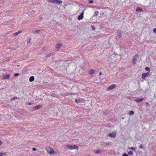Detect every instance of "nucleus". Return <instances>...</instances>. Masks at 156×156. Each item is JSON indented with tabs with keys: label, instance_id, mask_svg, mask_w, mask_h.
Masks as SVG:
<instances>
[{
	"label": "nucleus",
	"instance_id": "nucleus-1",
	"mask_svg": "<svg viewBox=\"0 0 156 156\" xmlns=\"http://www.w3.org/2000/svg\"><path fill=\"white\" fill-rule=\"evenodd\" d=\"M48 1L51 3H55L57 4H61L62 3V1L58 0H48Z\"/></svg>",
	"mask_w": 156,
	"mask_h": 156
},
{
	"label": "nucleus",
	"instance_id": "nucleus-2",
	"mask_svg": "<svg viewBox=\"0 0 156 156\" xmlns=\"http://www.w3.org/2000/svg\"><path fill=\"white\" fill-rule=\"evenodd\" d=\"M66 147L69 150H72L73 149H78V147L75 145H67Z\"/></svg>",
	"mask_w": 156,
	"mask_h": 156
},
{
	"label": "nucleus",
	"instance_id": "nucleus-3",
	"mask_svg": "<svg viewBox=\"0 0 156 156\" xmlns=\"http://www.w3.org/2000/svg\"><path fill=\"white\" fill-rule=\"evenodd\" d=\"M149 71H148V72L146 73H143L141 76L142 78L143 79H145L146 77L148 76L149 75Z\"/></svg>",
	"mask_w": 156,
	"mask_h": 156
},
{
	"label": "nucleus",
	"instance_id": "nucleus-4",
	"mask_svg": "<svg viewBox=\"0 0 156 156\" xmlns=\"http://www.w3.org/2000/svg\"><path fill=\"white\" fill-rule=\"evenodd\" d=\"M83 14L84 12H83L78 16L77 19L78 20H81L83 19Z\"/></svg>",
	"mask_w": 156,
	"mask_h": 156
},
{
	"label": "nucleus",
	"instance_id": "nucleus-5",
	"mask_svg": "<svg viewBox=\"0 0 156 156\" xmlns=\"http://www.w3.org/2000/svg\"><path fill=\"white\" fill-rule=\"evenodd\" d=\"M10 75L9 74H6L3 75L2 79L3 80L8 79H9Z\"/></svg>",
	"mask_w": 156,
	"mask_h": 156
},
{
	"label": "nucleus",
	"instance_id": "nucleus-6",
	"mask_svg": "<svg viewBox=\"0 0 156 156\" xmlns=\"http://www.w3.org/2000/svg\"><path fill=\"white\" fill-rule=\"evenodd\" d=\"M108 136L111 137H114L116 136V133L115 132L110 133Z\"/></svg>",
	"mask_w": 156,
	"mask_h": 156
},
{
	"label": "nucleus",
	"instance_id": "nucleus-7",
	"mask_svg": "<svg viewBox=\"0 0 156 156\" xmlns=\"http://www.w3.org/2000/svg\"><path fill=\"white\" fill-rule=\"evenodd\" d=\"M116 87V86L115 84H113L109 86L108 88V90H112L115 88Z\"/></svg>",
	"mask_w": 156,
	"mask_h": 156
},
{
	"label": "nucleus",
	"instance_id": "nucleus-8",
	"mask_svg": "<svg viewBox=\"0 0 156 156\" xmlns=\"http://www.w3.org/2000/svg\"><path fill=\"white\" fill-rule=\"evenodd\" d=\"M138 56V55H136L134 56V57L133 60V63L135 64V63L136 59Z\"/></svg>",
	"mask_w": 156,
	"mask_h": 156
},
{
	"label": "nucleus",
	"instance_id": "nucleus-9",
	"mask_svg": "<svg viewBox=\"0 0 156 156\" xmlns=\"http://www.w3.org/2000/svg\"><path fill=\"white\" fill-rule=\"evenodd\" d=\"M42 107L41 105H38L36 106H35L33 108V109L34 110H37L38 109L41 108Z\"/></svg>",
	"mask_w": 156,
	"mask_h": 156
},
{
	"label": "nucleus",
	"instance_id": "nucleus-10",
	"mask_svg": "<svg viewBox=\"0 0 156 156\" xmlns=\"http://www.w3.org/2000/svg\"><path fill=\"white\" fill-rule=\"evenodd\" d=\"M144 100L143 98H140L137 99H135L134 100V101L137 103H139L142 101Z\"/></svg>",
	"mask_w": 156,
	"mask_h": 156
},
{
	"label": "nucleus",
	"instance_id": "nucleus-11",
	"mask_svg": "<svg viewBox=\"0 0 156 156\" xmlns=\"http://www.w3.org/2000/svg\"><path fill=\"white\" fill-rule=\"evenodd\" d=\"M62 46V45L60 44H57L55 46L56 48L58 49L60 47H61Z\"/></svg>",
	"mask_w": 156,
	"mask_h": 156
},
{
	"label": "nucleus",
	"instance_id": "nucleus-12",
	"mask_svg": "<svg viewBox=\"0 0 156 156\" xmlns=\"http://www.w3.org/2000/svg\"><path fill=\"white\" fill-rule=\"evenodd\" d=\"M34 76H31L30 77L29 81L30 82H32L34 81Z\"/></svg>",
	"mask_w": 156,
	"mask_h": 156
},
{
	"label": "nucleus",
	"instance_id": "nucleus-13",
	"mask_svg": "<svg viewBox=\"0 0 156 156\" xmlns=\"http://www.w3.org/2000/svg\"><path fill=\"white\" fill-rule=\"evenodd\" d=\"M136 11L138 12H143V10L141 9L138 7L136 8Z\"/></svg>",
	"mask_w": 156,
	"mask_h": 156
},
{
	"label": "nucleus",
	"instance_id": "nucleus-14",
	"mask_svg": "<svg viewBox=\"0 0 156 156\" xmlns=\"http://www.w3.org/2000/svg\"><path fill=\"white\" fill-rule=\"evenodd\" d=\"M118 35L119 37L120 38L122 37L121 32V31L119 30L118 32Z\"/></svg>",
	"mask_w": 156,
	"mask_h": 156
},
{
	"label": "nucleus",
	"instance_id": "nucleus-15",
	"mask_svg": "<svg viewBox=\"0 0 156 156\" xmlns=\"http://www.w3.org/2000/svg\"><path fill=\"white\" fill-rule=\"evenodd\" d=\"M21 32H22V31L21 30H19L18 31L14 33L13 34L14 35H16L18 34H20V33Z\"/></svg>",
	"mask_w": 156,
	"mask_h": 156
},
{
	"label": "nucleus",
	"instance_id": "nucleus-16",
	"mask_svg": "<svg viewBox=\"0 0 156 156\" xmlns=\"http://www.w3.org/2000/svg\"><path fill=\"white\" fill-rule=\"evenodd\" d=\"M95 72V70L94 69H91L89 71V73L90 74H92L94 73Z\"/></svg>",
	"mask_w": 156,
	"mask_h": 156
},
{
	"label": "nucleus",
	"instance_id": "nucleus-17",
	"mask_svg": "<svg viewBox=\"0 0 156 156\" xmlns=\"http://www.w3.org/2000/svg\"><path fill=\"white\" fill-rule=\"evenodd\" d=\"M94 152L96 154H101L102 153V151H101L99 150L94 151Z\"/></svg>",
	"mask_w": 156,
	"mask_h": 156
},
{
	"label": "nucleus",
	"instance_id": "nucleus-18",
	"mask_svg": "<svg viewBox=\"0 0 156 156\" xmlns=\"http://www.w3.org/2000/svg\"><path fill=\"white\" fill-rule=\"evenodd\" d=\"M98 13H99V12L98 11H96L94 13L93 16H97L98 15Z\"/></svg>",
	"mask_w": 156,
	"mask_h": 156
},
{
	"label": "nucleus",
	"instance_id": "nucleus-19",
	"mask_svg": "<svg viewBox=\"0 0 156 156\" xmlns=\"http://www.w3.org/2000/svg\"><path fill=\"white\" fill-rule=\"evenodd\" d=\"M47 152L48 153H49L50 154H53L54 153V151L53 150H51V151L49 152L48 151V149H47Z\"/></svg>",
	"mask_w": 156,
	"mask_h": 156
},
{
	"label": "nucleus",
	"instance_id": "nucleus-20",
	"mask_svg": "<svg viewBox=\"0 0 156 156\" xmlns=\"http://www.w3.org/2000/svg\"><path fill=\"white\" fill-rule=\"evenodd\" d=\"M6 155V154L4 153H2V152H1L0 153V156H5Z\"/></svg>",
	"mask_w": 156,
	"mask_h": 156
},
{
	"label": "nucleus",
	"instance_id": "nucleus-21",
	"mask_svg": "<svg viewBox=\"0 0 156 156\" xmlns=\"http://www.w3.org/2000/svg\"><path fill=\"white\" fill-rule=\"evenodd\" d=\"M129 149H131L132 150H135V148L133 147H128V148L127 149V151H128V150H129Z\"/></svg>",
	"mask_w": 156,
	"mask_h": 156
},
{
	"label": "nucleus",
	"instance_id": "nucleus-22",
	"mask_svg": "<svg viewBox=\"0 0 156 156\" xmlns=\"http://www.w3.org/2000/svg\"><path fill=\"white\" fill-rule=\"evenodd\" d=\"M128 152V154L129 155H133V153L132 151H127Z\"/></svg>",
	"mask_w": 156,
	"mask_h": 156
},
{
	"label": "nucleus",
	"instance_id": "nucleus-23",
	"mask_svg": "<svg viewBox=\"0 0 156 156\" xmlns=\"http://www.w3.org/2000/svg\"><path fill=\"white\" fill-rule=\"evenodd\" d=\"M75 101L76 103H78L79 102H80V100L79 99H76L75 100Z\"/></svg>",
	"mask_w": 156,
	"mask_h": 156
},
{
	"label": "nucleus",
	"instance_id": "nucleus-24",
	"mask_svg": "<svg viewBox=\"0 0 156 156\" xmlns=\"http://www.w3.org/2000/svg\"><path fill=\"white\" fill-rule=\"evenodd\" d=\"M52 53H49V54L47 55H46L47 57H50L51 56H52Z\"/></svg>",
	"mask_w": 156,
	"mask_h": 156
},
{
	"label": "nucleus",
	"instance_id": "nucleus-25",
	"mask_svg": "<svg viewBox=\"0 0 156 156\" xmlns=\"http://www.w3.org/2000/svg\"><path fill=\"white\" fill-rule=\"evenodd\" d=\"M39 30H35V31H33V32L34 33H36V34H38L39 33Z\"/></svg>",
	"mask_w": 156,
	"mask_h": 156
},
{
	"label": "nucleus",
	"instance_id": "nucleus-26",
	"mask_svg": "<svg viewBox=\"0 0 156 156\" xmlns=\"http://www.w3.org/2000/svg\"><path fill=\"white\" fill-rule=\"evenodd\" d=\"M134 112H133V111H130L129 112V115H133V114Z\"/></svg>",
	"mask_w": 156,
	"mask_h": 156
},
{
	"label": "nucleus",
	"instance_id": "nucleus-27",
	"mask_svg": "<svg viewBox=\"0 0 156 156\" xmlns=\"http://www.w3.org/2000/svg\"><path fill=\"white\" fill-rule=\"evenodd\" d=\"M145 69L147 70V71H149L150 72V68L149 67H146V68H145Z\"/></svg>",
	"mask_w": 156,
	"mask_h": 156
},
{
	"label": "nucleus",
	"instance_id": "nucleus-28",
	"mask_svg": "<svg viewBox=\"0 0 156 156\" xmlns=\"http://www.w3.org/2000/svg\"><path fill=\"white\" fill-rule=\"evenodd\" d=\"M93 0H90L89 1V4L92 3H93Z\"/></svg>",
	"mask_w": 156,
	"mask_h": 156
},
{
	"label": "nucleus",
	"instance_id": "nucleus-29",
	"mask_svg": "<svg viewBox=\"0 0 156 156\" xmlns=\"http://www.w3.org/2000/svg\"><path fill=\"white\" fill-rule=\"evenodd\" d=\"M19 75V73H15L14 74V76H17Z\"/></svg>",
	"mask_w": 156,
	"mask_h": 156
},
{
	"label": "nucleus",
	"instance_id": "nucleus-30",
	"mask_svg": "<svg viewBox=\"0 0 156 156\" xmlns=\"http://www.w3.org/2000/svg\"><path fill=\"white\" fill-rule=\"evenodd\" d=\"M122 156H129L126 153H124L123 154Z\"/></svg>",
	"mask_w": 156,
	"mask_h": 156
},
{
	"label": "nucleus",
	"instance_id": "nucleus-31",
	"mask_svg": "<svg viewBox=\"0 0 156 156\" xmlns=\"http://www.w3.org/2000/svg\"><path fill=\"white\" fill-rule=\"evenodd\" d=\"M139 148H140V149H142L143 148V146H142V144H140V146H139Z\"/></svg>",
	"mask_w": 156,
	"mask_h": 156
},
{
	"label": "nucleus",
	"instance_id": "nucleus-32",
	"mask_svg": "<svg viewBox=\"0 0 156 156\" xmlns=\"http://www.w3.org/2000/svg\"><path fill=\"white\" fill-rule=\"evenodd\" d=\"M153 31L154 33H156V28H154L153 30Z\"/></svg>",
	"mask_w": 156,
	"mask_h": 156
},
{
	"label": "nucleus",
	"instance_id": "nucleus-33",
	"mask_svg": "<svg viewBox=\"0 0 156 156\" xmlns=\"http://www.w3.org/2000/svg\"><path fill=\"white\" fill-rule=\"evenodd\" d=\"M79 100H80V102H83V101H84V100L80 98V99H79Z\"/></svg>",
	"mask_w": 156,
	"mask_h": 156
},
{
	"label": "nucleus",
	"instance_id": "nucleus-34",
	"mask_svg": "<svg viewBox=\"0 0 156 156\" xmlns=\"http://www.w3.org/2000/svg\"><path fill=\"white\" fill-rule=\"evenodd\" d=\"M17 98L16 97H14L12 99V100L16 99Z\"/></svg>",
	"mask_w": 156,
	"mask_h": 156
},
{
	"label": "nucleus",
	"instance_id": "nucleus-35",
	"mask_svg": "<svg viewBox=\"0 0 156 156\" xmlns=\"http://www.w3.org/2000/svg\"><path fill=\"white\" fill-rule=\"evenodd\" d=\"M32 150L33 151H36V149L35 148H33L32 149Z\"/></svg>",
	"mask_w": 156,
	"mask_h": 156
},
{
	"label": "nucleus",
	"instance_id": "nucleus-36",
	"mask_svg": "<svg viewBox=\"0 0 156 156\" xmlns=\"http://www.w3.org/2000/svg\"><path fill=\"white\" fill-rule=\"evenodd\" d=\"M27 104L28 105H31V103H30V102H29V103H27Z\"/></svg>",
	"mask_w": 156,
	"mask_h": 156
},
{
	"label": "nucleus",
	"instance_id": "nucleus-37",
	"mask_svg": "<svg viewBox=\"0 0 156 156\" xmlns=\"http://www.w3.org/2000/svg\"><path fill=\"white\" fill-rule=\"evenodd\" d=\"M2 144V142L0 140V145H1Z\"/></svg>",
	"mask_w": 156,
	"mask_h": 156
},
{
	"label": "nucleus",
	"instance_id": "nucleus-38",
	"mask_svg": "<svg viewBox=\"0 0 156 156\" xmlns=\"http://www.w3.org/2000/svg\"><path fill=\"white\" fill-rule=\"evenodd\" d=\"M101 74H102V73H101H101H99V76H101Z\"/></svg>",
	"mask_w": 156,
	"mask_h": 156
},
{
	"label": "nucleus",
	"instance_id": "nucleus-39",
	"mask_svg": "<svg viewBox=\"0 0 156 156\" xmlns=\"http://www.w3.org/2000/svg\"><path fill=\"white\" fill-rule=\"evenodd\" d=\"M146 104L147 105H149V104L147 102V103H146Z\"/></svg>",
	"mask_w": 156,
	"mask_h": 156
}]
</instances>
